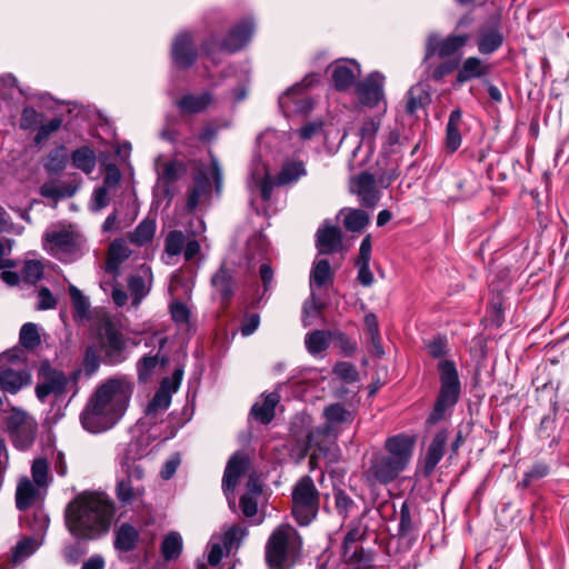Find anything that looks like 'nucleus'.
Returning <instances> with one entry per match:
<instances>
[{"instance_id":"obj_1","label":"nucleus","mask_w":569,"mask_h":569,"mask_svg":"<svg viewBox=\"0 0 569 569\" xmlns=\"http://www.w3.org/2000/svg\"><path fill=\"white\" fill-rule=\"evenodd\" d=\"M133 389V383L126 377L110 378L99 385L80 415L83 429L101 433L114 427L124 416Z\"/></svg>"},{"instance_id":"obj_2","label":"nucleus","mask_w":569,"mask_h":569,"mask_svg":"<svg viewBox=\"0 0 569 569\" xmlns=\"http://www.w3.org/2000/svg\"><path fill=\"white\" fill-rule=\"evenodd\" d=\"M116 512L114 502L103 492H83L69 502L66 523L79 539H97L106 535Z\"/></svg>"},{"instance_id":"obj_3","label":"nucleus","mask_w":569,"mask_h":569,"mask_svg":"<svg viewBox=\"0 0 569 569\" xmlns=\"http://www.w3.org/2000/svg\"><path fill=\"white\" fill-rule=\"evenodd\" d=\"M415 439L405 435L390 437L386 441V455L376 456L366 473L370 485H387L393 481L409 465Z\"/></svg>"},{"instance_id":"obj_4","label":"nucleus","mask_w":569,"mask_h":569,"mask_svg":"<svg viewBox=\"0 0 569 569\" xmlns=\"http://www.w3.org/2000/svg\"><path fill=\"white\" fill-rule=\"evenodd\" d=\"M81 370H74L70 376L50 366L48 361L41 363L38 372L36 396L42 403L53 398L54 403L64 401L67 393H71L64 407L78 395V380Z\"/></svg>"},{"instance_id":"obj_5","label":"nucleus","mask_w":569,"mask_h":569,"mask_svg":"<svg viewBox=\"0 0 569 569\" xmlns=\"http://www.w3.org/2000/svg\"><path fill=\"white\" fill-rule=\"evenodd\" d=\"M301 538L295 528L281 525L274 529L266 547V560L270 569H289L301 549Z\"/></svg>"},{"instance_id":"obj_6","label":"nucleus","mask_w":569,"mask_h":569,"mask_svg":"<svg viewBox=\"0 0 569 569\" xmlns=\"http://www.w3.org/2000/svg\"><path fill=\"white\" fill-rule=\"evenodd\" d=\"M323 417L326 425L315 428L308 436L310 447H317L320 451L335 443L340 431L352 423L355 412L341 403H332L323 409Z\"/></svg>"},{"instance_id":"obj_7","label":"nucleus","mask_w":569,"mask_h":569,"mask_svg":"<svg viewBox=\"0 0 569 569\" xmlns=\"http://www.w3.org/2000/svg\"><path fill=\"white\" fill-rule=\"evenodd\" d=\"M31 382L24 352L14 348L0 355V388L4 392L17 393Z\"/></svg>"},{"instance_id":"obj_8","label":"nucleus","mask_w":569,"mask_h":569,"mask_svg":"<svg viewBox=\"0 0 569 569\" xmlns=\"http://www.w3.org/2000/svg\"><path fill=\"white\" fill-rule=\"evenodd\" d=\"M44 249L57 259L70 262L78 259L84 249V238L71 229H51L43 234Z\"/></svg>"},{"instance_id":"obj_9","label":"nucleus","mask_w":569,"mask_h":569,"mask_svg":"<svg viewBox=\"0 0 569 569\" xmlns=\"http://www.w3.org/2000/svg\"><path fill=\"white\" fill-rule=\"evenodd\" d=\"M319 493L309 476L302 477L292 491V515L300 526H308L317 516Z\"/></svg>"},{"instance_id":"obj_10","label":"nucleus","mask_w":569,"mask_h":569,"mask_svg":"<svg viewBox=\"0 0 569 569\" xmlns=\"http://www.w3.org/2000/svg\"><path fill=\"white\" fill-rule=\"evenodd\" d=\"M319 81V74L309 73L301 82L295 83L279 97V107L286 117L305 116L313 109V100L307 89Z\"/></svg>"},{"instance_id":"obj_11","label":"nucleus","mask_w":569,"mask_h":569,"mask_svg":"<svg viewBox=\"0 0 569 569\" xmlns=\"http://www.w3.org/2000/svg\"><path fill=\"white\" fill-rule=\"evenodd\" d=\"M439 371L441 388L431 415L433 421L441 419L446 410L457 403L460 393V382L455 363L443 360L439 363Z\"/></svg>"},{"instance_id":"obj_12","label":"nucleus","mask_w":569,"mask_h":569,"mask_svg":"<svg viewBox=\"0 0 569 569\" xmlns=\"http://www.w3.org/2000/svg\"><path fill=\"white\" fill-rule=\"evenodd\" d=\"M247 535V528L240 525L230 526L222 533L213 535L208 542L207 562L217 566L224 552L230 553L240 547Z\"/></svg>"},{"instance_id":"obj_13","label":"nucleus","mask_w":569,"mask_h":569,"mask_svg":"<svg viewBox=\"0 0 569 569\" xmlns=\"http://www.w3.org/2000/svg\"><path fill=\"white\" fill-rule=\"evenodd\" d=\"M7 428L13 445L20 450H26L36 440L38 423L28 412L13 408L7 419Z\"/></svg>"},{"instance_id":"obj_14","label":"nucleus","mask_w":569,"mask_h":569,"mask_svg":"<svg viewBox=\"0 0 569 569\" xmlns=\"http://www.w3.org/2000/svg\"><path fill=\"white\" fill-rule=\"evenodd\" d=\"M367 533V525L363 523V515L349 525V530L342 543V557L355 569H362L370 561V557L357 543Z\"/></svg>"},{"instance_id":"obj_15","label":"nucleus","mask_w":569,"mask_h":569,"mask_svg":"<svg viewBox=\"0 0 569 569\" xmlns=\"http://www.w3.org/2000/svg\"><path fill=\"white\" fill-rule=\"evenodd\" d=\"M98 345L103 352V362L107 365L116 366L128 358L127 339L110 322L104 323L98 337Z\"/></svg>"},{"instance_id":"obj_16","label":"nucleus","mask_w":569,"mask_h":569,"mask_svg":"<svg viewBox=\"0 0 569 569\" xmlns=\"http://www.w3.org/2000/svg\"><path fill=\"white\" fill-rule=\"evenodd\" d=\"M208 174L213 178L217 189H220L222 180L221 168L218 161L212 159L211 166L207 170L199 171L194 178V183L190 189L187 199L188 210L193 211L199 204L203 203L208 199L211 191V182Z\"/></svg>"},{"instance_id":"obj_17","label":"nucleus","mask_w":569,"mask_h":569,"mask_svg":"<svg viewBox=\"0 0 569 569\" xmlns=\"http://www.w3.org/2000/svg\"><path fill=\"white\" fill-rule=\"evenodd\" d=\"M274 181L270 176V171L261 157L252 160L249 167V176L247 179V188L250 192V201L253 203L256 197H260L263 201L271 198Z\"/></svg>"},{"instance_id":"obj_18","label":"nucleus","mask_w":569,"mask_h":569,"mask_svg":"<svg viewBox=\"0 0 569 569\" xmlns=\"http://www.w3.org/2000/svg\"><path fill=\"white\" fill-rule=\"evenodd\" d=\"M148 456V446L141 439L131 440L123 451L118 456V470L130 472L137 481L146 476L143 459Z\"/></svg>"},{"instance_id":"obj_19","label":"nucleus","mask_w":569,"mask_h":569,"mask_svg":"<svg viewBox=\"0 0 569 569\" xmlns=\"http://www.w3.org/2000/svg\"><path fill=\"white\" fill-rule=\"evenodd\" d=\"M385 77L380 72H372L356 84V94L359 102L366 107H378L381 113L386 112L383 93Z\"/></svg>"},{"instance_id":"obj_20","label":"nucleus","mask_w":569,"mask_h":569,"mask_svg":"<svg viewBox=\"0 0 569 569\" xmlns=\"http://www.w3.org/2000/svg\"><path fill=\"white\" fill-rule=\"evenodd\" d=\"M182 376V369H176L171 377L161 380L159 389L146 408L147 416L157 417L169 408L171 397L178 391Z\"/></svg>"},{"instance_id":"obj_21","label":"nucleus","mask_w":569,"mask_h":569,"mask_svg":"<svg viewBox=\"0 0 569 569\" xmlns=\"http://www.w3.org/2000/svg\"><path fill=\"white\" fill-rule=\"evenodd\" d=\"M187 172L186 166L178 161L171 160L166 162L158 170L157 182L153 188V194L157 199H166L168 202L173 198L171 184L182 178Z\"/></svg>"},{"instance_id":"obj_22","label":"nucleus","mask_w":569,"mask_h":569,"mask_svg":"<svg viewBox=\"0 0 569 569\" xmlns=\"http://www.w3.org/2000/svg\"><path fill=\"white\" fill-rule=\"evenodd\" d=\"M138 482L129 471L117 470L114 495L122 506H132L142 501L146 488Z\"/></svg>"},{"instance_id":"obj_23","label":"nucleus","mask_w":569,"mask_h":569,"mask_svg":"<svg viewBox=\"0 0 569 569\" xmlns=\"http://www.w3.org/2000/svg\"><path fill=\"white\" fill-rule=\"evenodd\" d=\"M249 466V459L242 452H236L228 461L222 478V489L231 508L234 507L233 491L239 477Z\"/></svg>"},{"instance_id":"obj_24","label":"nucleus","mask_w":569,"mask_h":569,"mask_svg":"<svg viewBox=\"0 0 569 569\" xmlns=\"http://www.w3.org/2000/svg\"><path fill=\"white\" fill-rule=\"evenodd\" d=\"M470 40V36L467 33H455L448 36L445 40H439L436 34H430L426 46V58L433 54H438L441 58L449 57L465 47Z\"/></svg>"},{"instance_id":"obj_25","label":"nucleus","mask_w":569,"mask_h":569,"mask_svg":"<svg viewBox=\"0 0 569 569\" xmlns=\"http://www.w3.org/2000/svg\"><path fill=\"white\" fill-rule=\"evenodd\" d=\"M360 73L361 68L356 60H338L331 64V80L339 91H347L355 86Z\"/></svg>"},{"instance_id":"obj_26","label":"nucleus","mask_w":569,"mask_h":569,"mask_svg":"<svg viewBox=\"0 0 569 569\" xmlns=\"http://www.w3.org/2000/svg\"><path fill=\"white\" fill-rule=\"evenodd\" d=\"M171 59L176 67L187 69L197 59V50L192 36L189 32H180L176 36L171 47Z\"/></svg>"},{"instance_id":"obj_27","label":"nucleus","mask_w":569,"mask_h":569,"mask_svg":"<svg viewBox=\"0 0 569 569\" xmlns=\"http://www.w3.org/2000/svg\"><path fill=\"white\" fill-rule=\"evenodd\" d=\"M350 189L358 196L362 206L373 207L379 200L375 177L368 172L355 177L351 180Z\"/></svg>"},{"instance_id":"obj_28","label":"nucleus","mask_w":569,"mask_h":569,"mask_svg":"<svg viewBox=\"0 0 569 569\" xmlns=\"http://www.w3.org/2000/svg\"><path fill=\"white\" fill-rule=\"evenodd\" d=\"M214 103V97L210 91L199 93H186L176 101L181 114H198L207 111Z\"/></svg>"},{"instance_id":"obj_29","label":"nucleus","mask_w":569,"mask_h":569,"mask_svg":"<svg viewBox=\"0 0 569 569\" xmlns=\"http://www.w3.org/2000/svg\"><path fill=\"white\" fill-rule=\"evenodd\" d=\"M253 31V21L250 19L243 20L230 30L223 42L219 46V49L228 52H236L242 49L250 41Z\"/></svg>"},{"instance_id":"obj_30","label":"nucleus","mask_w":569,"mask_h":569,"mask_svg":"<svg viewBox=\"0 0 569 569\" xmlns=\"http://www.w3.org/2000/svg\"><path fill=\"white\" fill-rule=\"evenodd\" d=\"M341 231L338 227L325 223L316 233V247L319 254H330L341 248Z\"/></svg>"},{"instance_id":"obj_31","label":"nucleus","mask_w":569,"mask_h":569,"mask_svg":"<svg viewBox=\"0 0 569 569\" xmlns=\"http://www.w3.org/2000/svg\"><path fill=\"white\" fill-rule=\"evenodd\" d=\"M152 280V272L150 267L142 264L136 274L129 279V292L132 298V303L138 306L141 300L149 293Z\"/></svg>"},{"instance_id":"obj_32","label":"nucleus","mask_w":569,"mask_h":569,"mask_svg":"<svg viewBox=\"0 0 569 569\" xmlns=\"http://www.w3.org/2000/svg\"><path fill=\"white\" fill-rule=\"evenodd\" d=\"M371 251V238L370 236H366L360 243L359 253L356 259V267L358 268V280L365 287H370L375 280L370 270Z\"/></svg>"},{"instance_id":"obj_33","label":"nucleus","mask_w":569,"mask_h":569,"mask_svg":"<svg viewBox=\"0 0 569 569\" xmlns=\"http://www.w3.org/2000/svg\"><path fill=\"white\" fill-rule=\"evenodd\" d=\"M503 42V34L498 27H481L478 32L477 47L482 54L497 51Z\"/></svg>"},{"instance_id":"obj_34","label":"nucleus","mask_w":569,"mask_h":569,"mask_svg":"<svg viewBox=\"0 0 569 569\" xmlns=\"http://www.w3.org/2000/svg\"><path fill=\"white\" fill-rule=\"evenodd\" d=\"M262 493V487L259 480L250 477L247 482L246 492L240 498V508L247 518H251L258 512V500Z\"/></svg>"},{"instance_id":"obj_35","label":"nucleus","mask_w":569,"mask_h":569,"mask_svg":"<svg viewBox=\"0 0 569 569\" xmlns=\"http://www.w3.org/2000/svg\"><path fill=\"white\" fill-rule=\"evenodd\" d=\"M489 72V64L477 57L467 58L457 73V82L465 83L472 79H479L487 76Z\"/></svg>"},{"instance_id":"obj_36","label":"nucleus","mask_w":569,"mask_h":569,"mask_svg":"<svg viewBox=\"0 0 569 569\" xmlns=\"http://www.w3.org/2000/svg\"><path fill=\"white\" fill-rule=\"evenodd\" d=\"M447 443V435L443 431L438 432L431 440L423 463V469L427 475L431 473L445 453Z\"/></svg>"},{"instance_id":"obj_37","label":"nucleus","mask_w":569,"mask_h":569,"mask_svg":"<svg viewBox=\"0 0 569 569\" xmlns=\"http://www.w3.org/2000/svg\"><path fill=\"white\" fill-rule=\"evenodd\" d=\"M36 483H32L28 477H23L19 480L16 491V505L19 510H26L34 503L39 496V490Z\"/></svg>"},{"instance_id":"obj_38","label":"nucleus","mask_w":569,"mask_h":569,"mask_svg":"<svg viewBox=\"0 0 569 569\" xmlns=\"http://www.w3.org/2000/svg\"><path fill=\"white\" fill-rule=\"evenodd\" d=\"M461 123L462 112L460 109H456L450 113L446 128V148L450 152H455L461 144Z\"/></svg>"},{"instance_id":"obj_39","label":"nucleus","mask_w":569,"mask_h":569,"mask_svg":"<svg viewBox=\"0 0 569 569\" xmlns=\"http://www.w3.org/2000/svg\"><path fill=\"white\" fill-rule=\"evenodd\" d=\"M131 254L128 243L123 239L114 240L110 247L107 259V271L117 273L120 264Z\"/></svg>"},{"instance_id":"obj_40","label":"nucleus","mask_w":569,"mask_h":569,"mask_svg":"<svg viewBox=\"0 0 569 569\" xmlns=\"http://www.w3.org/2000/svg\"><path fill=\"white\" fill-rule=\"evenodd\" d=\"M42 536L22 537L12 549V560L19 563L31 557L42 545Z\"/></svg>"},{"instance_id":"obj_41","label":"nucleus","mask_w":569,"mask_h":569,"mask_svg":"<svg viewBox=\"0 0 569 569\" xmlns=\"http://www.w3.org/2000/svg\"><path fill=\"white\" fill-rule=\"evenodd\" d=\"M280 400V397L276 392H271L262 400L261 403H256L251 409V415L258 421L267 425L274 417V409Z\"/></svg>"},{"instance_id":"obj_42","label":"nucleus","mask_w":569,"mask_h":569,"mask_svg":"<svg viewBox=\"0 0 569 569\" xmlns=\"http://www.w3.org/2000/svg\"><path fill=\"white\" fill-rule=\"evenodd\" d=\"M331 340V331L315 330L306 336L305 345L308 352L311 356L317 357L327 350Z\"/></svg>"},{"instance_id":"obj_43","label":"nucleus","mask_w":569,"mask_h":569,"mask_svg":"<svg viewBox=\"0 0 569 569\" xmlns=\"http://www.w3.org/2000/svg\"><path fill=\"white\" fill-rule=\"evenodd\" d=\"M332 279V270L330 263L326 259L316 260L310 272V288H321Z\"/></svg>"},{"instance_id":"obj_44","label":"nucleus","mask_w":569,"mask_h":569,"mask_svg":"<svg viewBox=\"0 0 569 569\" xmlns=\"http://www.w3.org/2000/svg\"><path fill=\"white\" fill-rule=\"evenodd\" d=\"M138 537V531L131 525L124 523L117 531L114 546L119 550L130 551L136 547Z\"/></svg>"},{"instance_id":"obj_45","label":"nucleus","mask_w":569,"mask_h":569,"mask_svg":"<svg viewBox=\"0 0 569 569\" xmlns=\"http://www.w3.org/2000/svg\"><path fill=\"white\" fill-rule=\"evenodd\" d=\"M156 232V222L153 220H142L130 234V241L137 246H143L150 242Z\"/></svg>"},{"instance_id":"obj_46","label":"nucleus","mask_w":569,"mask_h":569,"mask_svg":"<svg viewBox=\"0 0 569 569\" xmlns=\"http://www.w3.org/2000/svg\"><path fill=\"white\" fill-rule=\"evenodd\" d=\"M71 158L73 166L86 173H91L96 167L94 152L88 147L77 149Z\"/></svg>"},{"instance_id":"obj_47","label":"nucleus","mask_w":569,"mask_h":569,"mask_svg":"<svg viewBox=\"0 0 569 569\" xmlns=\"http://www.w3.org/2000/svg\"><path fill=\"white\" fill-rule=\"evenodd\" d=\"M69 295L74 309V318L81 320L88 318L90 309L88 298L73 284L69 286Z\"/></svg>"},{"instance_id":"obj_48","label":"nucleus","mask_w":569,"mask_h":569,"mask_svg":"<svg viewBox=\"0 0 569 569\" xmlns=\"http://www.w3.org/2000/svg\"><path fill=\"white\" fill-rule=\"evenodd\" d=\"M212 286L223 299H228L232 293L231 273L224 267H221L211 279Z\"/></svg>"},{"instance_id":"obj_49","label":"nucleus","mask_w":569,"mask_h":569,"mask_svg":"<svg viewBox=\"0 0 569 569\" xmlns=\"http://www.w3.org/2000/svg\"><path fill=\"white\" fill-rule=\"evenodd\" d=\"M305 174L306 168L302 162H290L278 174L277 184L282 186L295 182Z\"/></svg>"},{"instance_id":"obj_50","label":"nucleus","mask_w":569,"mask_h":569,"mask_svg":"<svg viewBox=\"0 0 569 569\" xmlns=\"http://www.w3.org/2000/svg\"><path fill=\"white\" fill-rule=\"evenodd\" d=\"M182 549V538L178 532H170L161 545V551L166 560L177 558Z\"/></svg>"},{"instance_id":"obj_51","label":"nucleus","mask_w":569,"mask_h":569,"mask_svg":"<svg viewBox=\"0 0 569 569\" xmlns=\"http://www.w3.org/2000/svg\"><path fill=\"white\" fill-rule=\"evenodd\" d=\"M19 91L17 88V79L12 74H4L0 77V110L2 104L10 108V101L16 92Z\"/></svg>"},{"instance_id":"obj_52","label":"nucleus","mask_w":569,"mask_h":569,"mask_svg":"<svg viewBox=\"0 0 569 569\" xmlns=\"http://www.w3.org/2000/svg\"><path fill=\"white\" fill-rule=\"evenodd\" d=\"M20 343L27 349H34L40 345L39 329L36 323L27 322L20 329Z\"/></svg>"},{"instance_id":"obj_53","label":"nucleus","mask_w":569,"mask_h":569,"mask_svg":"<svg viewBox=\"0 0 569 569\" xmlns=\"http://www.w3.org/2000/svg\"><path fill=\"white\" fill-rule=\"evenodd\" d=\"M368 222V213L360 209L349 210L345 216V227L349 231H360Z\"/></svg>"},{"instance_id":"obj_54","label":"nucleus","mask_w":569,"mask_h":569,"mask_svg":"<svg viewBox=\"0 0 569 569\" xmlns=\"http://www.w3.org/2000/svg\"><path fill=\"white\" fill-rule=\"evenodd\" d=\"M184 244L186 237L182 231H170L164 240V252L169 256H178L183 252Z\"/></svg>"},{"instance_id":"obj_55","label":"nucleus","mask_w":569,"mask_h":569,"mask_svg":"<svg viewBox=\"0 0 569 569\" xmlns=\"http://www.w3.org/2000/svg\"><path fill=\"white\" fill-rule=\"evenodd\" d=\"M68 154L63 147L51 151L44 163V168L49 173H58L64 169Z\"/></svg>"},{"instance_id":"obj_56","label":"nucleus","mask_w":569,"mask_h":569,"mask_svg":"<svg viewBox=\"0 0 569 569\" xmlns=\"http://www.w3.org/2000/svg\"><path fill=\"white\" fill-rule=\"evenodd\" d=\"M43 269L44 266L41 260H27L21 270V278L28 283H36L42 278Z\"/></svg>"},{"instance_id":"obj_57","label":"nucleus","mask_w":569,"mask_h":569,"mask_svg":"<svg viewBox=\"0 0 569 569\" xmlns=\"http://www.w3.org/2000/svg\"><path fill=\"white\" fill-rule=\"evenodd\" d=\"M159 366L158 355L144 356L137 363L138 378L141 382H147L157 367Z\"/></svg>"},{"instance_id":"obj_58","label":"nucleus","mask_w":569,"mask_h":569,"mask_svg":"<svg viewBox=\"0 0 569 569\" xmlns=\"http://www.w3.org/2000/svg\"><path fill=\"white\" fill-rule=\"evenodd\" d=\"M322 133H326L325 123L320 119L309 121L297 130V134L299 139L302 141L312 140L313 138Z\"/></svg>"},{"instance_id":"obj_59","label":"nucleus","mask_w":569,"mask_h":569,"mask_svg":"<svg viewBox=\"0 0 569 569\" xmlns=\"http://www.w3.org/2000/svg\"><path fill=\"white\" fill-rule=\"evenodd\" d=\"M100 367V357L98 355V348L96 346H89L86 349V353L82 361V369L86 376L91 377Z\"/></svg>"},{"instance_id":"obj_60","label":"nucleus","mask_w":569,"mask_h":569,"mask_svg":"<svg viewBox=\"0 0 569 569\" xmlns=\"http://www.w3.org/2000/svg\"><path fill=\"white\" fill-rule=\"evenodd\" d=\"M381 120L380 117L370 118L366 120L359 129V134L361 137L362 142H367L369 147L375 140V137L380 128Z\"/></svg>"},{"instance_id":"obj_61","label":"nucleus","mask_w":569,"mask_h":569,"mask_svg":"<svg viewBox=\"0 0 569 569\" xmlns=\"http://www.w3.org/2000/svg\"><path fill=\"white\" fill-rule=\"evenodd\" d=\"M31 473L34 483L38 487H44L48 483V463L44 459H36L31 467Z\"/></svg>"},{"instance_id":"obj_62","label":"nucleus","mask_w":569,"mask_h":569,"mask_svg":"<svg viewBox=\"0 0 569 569\" xmlns=\"http://www.w3.org/2000/svg\"><path fill=\"white\" fill-rule=\"evenodd\" d=\"M333 373L345 382H355L358 380V371L352 363L339 362L333 368Z\"/></svg>"},{"instance_id":"obj_63","label":"nucleus","mask_w":569,"mask_h":569,"mask_svg":"<svg viewBox=\"0 0 569 569\" xmlns=\"http://www.w3.org/2000/svg\"><path fill=\"white\" fill-rule=\"evenodd\" d=\"M41 118V114L32 107H26L22 110L20 128L23 130L33 129L40 123Z\"/></svg>"},{"instance_id":"obj_64","label":"nucleus","mask_w":569,"mask_h":569,"mask_svg":"<svg viewBox=\"0 0 569 569\" xmlns=\"http://www.w3.org/2000/svg\"><path fill=\"white\" fill-rule=\"evenodd\" d=\"M61 124H62V120L60 118H53L50 121H48L47 123L41 124L39 127V129H38V132H37L36 137H34V142L37 144L41 143L42 141L48 139V137L51 133H53L57 130H59Z\"/></svg>"}]
</instances>
